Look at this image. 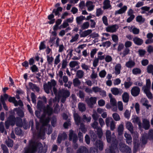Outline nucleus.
Masks as SVG:
<instances>
[{
	"mask_svg": "<svg viewBox=\"0 0 153 153\" xmlns=\"http://www.w3.org/2000/svg\"><path fill=\"white\" fill-rule=\"evenodd\" d=\"M118 28V26L115 25L107 27L106 30L107 32L113 33L115 32Z\"/></svg>",
	"mask_w": 153,
	"mask_h": 153,
	"instance_id": "f3484780",
	"label": "nucleus"
},
{
	"mask_svg": "<svg viewBox=\"0 0 153 153\" xmlns=\"http://www.w3.org/2000/svg\"><path fill=\"white\" fill-rule=\"evenodd\" d=\"M84 19V17L82 16L77 17L76 18V21L77 23L79 24H80L82 21Z\"/></svg>",
	"mask_w": 153,
	"mask_h": 153,
	"instance_id": "8fccbe9b",
	"label": "nucleus"
},
{
	"mask_svg": "<svg viewBox=\"0 0 153 153\" xmlns=\"http://www.w3.org/2000/svg\"><path fill=\"white\" fill-rule=\"evenodd\" d=\"M130 51L128 48H126L124 50L123 52L120 53V54L122 55V57H124L129 53Z\"/></svg>",
	"mask_w": 153,
	"mask_h": 153,
	"instance_id": "ea45409f",
	"label": "nucleus"
},
{
	"mask_svg": "<svg viewBox=\"0 0 153 153\" xmlns=\"http://www.w3.org/2000/svg\"><path fill=\"white\" fill-rule=\"evenodd\" d=\"M67 137V134L65 132H63L62 133L60 134L59 135L57 141V143H60L62 140H65Z\"/></svg>",
	"mask_w": 153,
	"mask_h": 153,
	"instance_id": "dca6fc26",
	"label": "nucleus"
},
{
	"mask_svg": "<svg viewBox=\"0 0 153 153\" xmlns=\"http://www.w3.org/2000/svg\"><path fill=\"white\" fill-rule=\"evenodd\" d=\"M104 59L106 62H109L112 61V59L110 56L107 55L105 56Z\"/></svg>",
	"mask_w": 153,
	"mask_h": 153,
	"instance_id": "338daca9",
	"label": "nucleus"
},
{
	"mask_svg": "<svg viewBox=\"0 0 153 153\" xmlns=\"http://www.w3.org/2000/svg\"><path fill=\"white\" fill-rule=\"evenodd\" d=\"M127 9V7L126 6H124L118 10L116 11L115 12V15H116L118 14L124 13L126 11Z\"/></svg>",
	"mask_w": 153,
	"mask_h": 153,
	"instance_id": "5701e85b",
	"label": "nucleus"
},
{
	"mask_svg": "<svg viewBox=\"0 0 153 153\" xmlns=\"http://www.w3.org/2000/svg\"><path fill=\"white\" fill-rule=\"evenodd\" d=\"M111 91L113 94L115 95H121L123 93L122 89L115 87L111 88Z\"/></svg>",
	"mask_w": 153,
	"mask_h": 153,
	"instance_id": "4468645a",
	"label": "nucleus"
},
{
	"mask_svg": "<svg viewBox=\"0 0 153 153\" xmlns=\"http://www.w3.org/2000/svg\"><path fill=\"white\" fill-rule=\"evenodd\" d=\"M60 55L58 54L55 57L54 60V66H56L60 62Z\"/></svg>",
	"mask_w": 153,
	"mask_h": 153,
	"instance_id": "79ce46f5",
	"label": "nucleus"
},
{
	"mask_svg": "<svg viewBox=\"0 0 153 153\" xmlns=\"http://www.w3.org/2000/svg\"><path fill=\"white\" fill-rule=\"evenodd\" d=\"M112 117L114 120L116 121H119L120 119L119 115L117 113H115L113 114Z\"/></svg>",
	"mask_w": 153,
	"mask_h": 153,
	"instance_id": "5fc2aeb1",
	"label": "nucleus"
},
{
	"mask_svg": "<svg viewBox=\"0 0 153 153\" xmlns=\"http://www.w3.org/2000/svg\"><path fill=\"white\" fill-rule=\"evenodd\" d=\"M132 73L134 75H137L138 74H140L141 73V71L140 69L137 68H136L133 69Z\"/></svg>",
	"mask_w": 153,
	"mask_h": 153,
	"instance_id": "864d4df0",
	"label": "nucleus"
},
{
	"mask_svg": "<svg viewBox=\"0 0 153 153\" xmlns=\"http://www.w3.org/2000/svg\"><path fill=\"white\" fill-rule=\"evenodd\" d=\"M0 100L3 104V107L4 109L6 111L7 110V107L5 103L4 102V99L3 98V96L2 95L1 96Z\"/></svg>",
	"mask_w": 153,
	"mask_h": 153,
	"instance_id": "4d7b16f0",
	"label": "nucleus"
},
{
	"mask_svg": "<svg viewBox=\"0 0 153 153\" xmlns=\"http://www.w3.org/2000/svg\"><path fill=\"white\" fill-rule=\"evenodd\" d=\"M84 75V72L81 70L77 71L76 73V76L79 79L82 78L83 77Z\"/></svg>",
	"mask_w": 153,
	"mask_h": 153,
	"instance_id": "f704fd0d",
	"label": "nucleus"
},
{
	"mask_svg": "<svg viewBox=\"0 0 153 153\" xmlns=\"http://www.w3.org/2000/svg\"><path fill=\"white\" fill-rule=\"evenodd\" d=\"M110 1L109 0H105L103 2V8L104 9H106L111 7Z\"/></svg>",
	"mask_w": 153,
	"mask_h": 153,
	"instance_id": "c85d7f7f",
	"label": "nucleus"
},
{
	"mask_svg": "<svg viewBox=\"0 0 153 153\" xmlns=\"http://www.w3.org/2000/svg\"><path fill=\"white\" fill-rule=\"evenodd\" d=\"M147 139L150 140H153V130H151L149 131L148 135L147 134H144L141 138V140L143 144H145L147 143Z\"/></svg>",
	"mask_w": 153,
	"mask_h": 153,
	"instance_id": "1a4fd4ad",
	"label": "nucleus"
},
{
	"mask_svg": "<svg viewBox=\"0 0 153 153\" xmlns=\"http://www.w3.org/2000/svg\"><path fill=\"white\" fill-rule=\"evenodd\" d=\"M89 26V24L88 22H86L84 23L81 26V28L82 30L87 29Z\"/></svg>",
	"mask_w": 153,
	"mask_h": 153,
	"instance_id": "09e8293b",
	"label": "nucleus"
},
{
	"mask_svg": "<svg viewBox=\"0 0 153 153\" xmlns=\"http://www.w3.org/2000/svg\"><path fill=\"white\" fill-rule=\"evenodd\" d=\"M79 35L78 34H76L74 36L72 37V39L70 40L71 43H73L77 40L78 39Z\"/></svg>",
	"mask_w": 153,
	"mask_h": 153,
	"instance_id": "603ef678",
	"label": "nucleus"
},
{
	"mask_svg": "<svg viewBox=\"0 0 153 153\" xmlns=\"http://www.w3.org/2000/svg\"><path fill=\"white\" fill-rule=\"evenodd\" d=\"M30 69L33 72H36L39 71L38 68L35 65H32L30 67Z\"/></svg>",
	"mask_w": 153,
	"mask_h": 153,
	"instance_id": "de8ad7c7",
	"label": "nucleus"
},
{
	"mask_svg": "<svg viewBox=\"0 0 153 153\" xmlns=\"http://www.w3.org/2000/svg\"><path fill=\"white\" fill-rule=\"evenodd\" d=\"M13 111L14 114L15 112H16L18 115L21 117H22L24 116V113L20 109L17 108H15L14 109Z\"/></svg>",
	"mask_w": 153,
	"mask_h": 153,
	"instance_id": "cd10ccee",
	"label": "nucleus"
},
{
	"mask_svg": "<svg viewBox=\"0 0 153 153\" xmlns=\"http://www.w3.org/2000/svg\"><path fill=\"white\" fill-rule=\"evenodd\" d=\"M105 123L107 127L110 126L111 130H113L115 128V123L111 117H107L105 120Z\"/></svg>",
	"mask_w": 153,
	"mask_h": 153,
	"instance_id": "9d476101",
	"label": "nucleus"
},
{
	"mask_svg": "<svg viewBox=\"0 0 153 153\" xmlns=\"http://www.w3.org/2000/svg\"><path fill=\"white\" fill-rule=\"evenodd\" d=\"M88 149L84 146L81 147L77 151V153H88Z\"/></svg>",
	"mask_w": 153,
	"mask_h": 153,
	"instance_id": "72a5a7b5",
	"label": "nucleus"
},
{
	"mask_svg": "<svg viewBox=\"0 0 153 153\" xmlns=\"http://www.w3.org/2000/svg\"><path fill=\"white\" fill-rule=\"evenodd\" d=\"M99 76L101 78H104L106 74V72L105 70L101 71L99 73Z\"/></svg>",
	"mask_w": 153,
	"mask_h": 153,
	"instance_id": "052dcab7",
	"label": "nucleus"
},
{
	"mask_svg": "<svg viewBox=\"0 0 153 153\" xmlns=\"http://www.w3.org/2000/svg\"><path fill=\"white\" fill-rule=\"evenodd\" d=\"M150 88L151 87L146 86H144L143 88V89L148 98L149 99H152L153 98V96L150 91Z\"/></svg>",
	"mask_w": 153,
	"mask_h": 153,
	"instance_id": "f8f14e48",
	"label": "nucleus"
},
{
	"mask_svg": "<svg viewBox=\"0 0 153 153\" xmlns=\"http://www.w3.org/2000/svg\"><path fill=\"white\" fill-rule=\"evenodd\" d=\"M97 98L95 97H91L90 98L87 99L86 102L88 105L91 108H92L93 105L96 103Z\"/></svg>",
	"mask_w": 153,
	"mask_h": 153,
	"instance_id": "9b49d317",
	"label": "nucleus"
},
{
	"mask_svg": "<svg viewBox=\"0 0 153 153\" xmlns=\"http://www.w3.org/2000/svg\"><path fill=\"white\" fill-rule=\"evenodd\" d=\"M69 92L67 90L62 89L60 90L58 93V102H59V99H61L62 102L64 103L65 101L66 98L70 95Z\"/></svg>",
	"mask_w": 153,
	"mask_h": 153,
	"instance_id": "423d86ee",
	"label": "nucleus"
},
{
	"mask_svg": "<svg viewBox=\"0 0 153 153\" xmlns=\"http://www.w3.org/2000/svg\"><path fill=\"white\" fill-rule=\"evenodd\" d=\"M78 108L79 110L81 111H84L86 109L85 104L82 103H79L78 105Z\"/></svg>",
	"mask_w": 153,
	"mask_h": 153,
	"instance_id": "a19ab883",
	"label": "nucleus"
},
{
	"mask_svg": "<svg viewBox=\"0 0 153 153\" xmlns=\"http://www.w3.org/2000/svg\"><path fill=\"white\" fill-rule=\"evenodd\" d=\"M126 128L129 130L131 133H133V127L132 123L130 122H127L126 123Z\"/></svg>",
	"mask_w": 153,
	"mask_h": 153,
	"instance_id": "e433bc0d",
	"label": "nucleus"
},
{
	"mask_svg": "<svg viewBox=\"0 0 153 153\" xmlns=\"http://www.w3.org/2000/svg\"><path fill=\"white\" fill-rule=\"evenodd\" d=\"M43 145L40 143L34 141L32 139L29 141L28 146L24 149V153H35L38 151L39 153H42Z\"/></svg>",
	"mask_w": 153,
	"mask_h": 153,
	"instance_id": "f03ea898",
	"label": "nucleus"
},
{
	"mask_svg": "<svg viewBox=\"0 0 153 153\" xmlns=\"http://www.w3.org/2000/svg\"><path fill=\"white\" fill-rule=\"evenodd\" d=\"M120 150L122 152H125L126 151V147L128 146H126L125 144L123 143H120Z\"/></svg>",
	"mask_w": 153,
	"mask_h": 153,
	"instance_id": "37998d69",
	"label": "nucleus"
},
{
	"mask_svg": "<svg viewBox=\"0 0 153 153\" xmlns=\"http://www.w3.org/2000/svg\"><path fill=\"white\" fill-rule=\"evenodd\" d=\"M123 101L127 103L129 100V94L126 92H124L122 95Z\"/></svg>",
	"mask_w": 153,
	"mask_h": 153,
	"instance_id": "7c9ffc66",
	"label": "nucleus"
},
{
	"mask_svg": "<svg viewBox=\"0 0 153 153\" xmlns=\"http://www.w3.org/2000/svg\"><path fill=\"white\" fill-rule=\"evenodd\" d=\"M105 56L104 53L101 51H100L97 53V58L99 60H102L105 58Z\"/></svg>",
	"mask_w": 153,
	"mask_h": 153,
	"instance_id": "58836bf2",
	"label": "nucleus"
},
{
	"mask_svg": "<svg viewBox=\"0 0 153 153\" xmlns=\"http://www.w3.org/2000/svg\"><path fill=\"white\" fill-rule=\"evenodd\" d=\"M92 30L91 29L88 30L83 32L80 35L81 37H85L91 33Z\"/></svg>",
	"mask_w": 153,
	"mask_h": 153,
	"instance_id": "c9c22d12",
	"label": "nucleus"
},
{
	"mask_svg": "<svg viewBox=\"0 0 153 153\" xmlns=\"http://www.w3.org/2000/svg\"><path fill=\"white\" fill-rule=\"evenodd\" d=\"M47 59L48 63L49 65H52L53 60V58L52 56H50L49 55H48L47 56Z\"/></svg>",
	"mask_w": 153,
	"mask_h": 153,
	"instance_id": "3c124183",
	"label": "nucleus"
},
{
	"mask_svg": "<svg viewBox=\"0 0 153 153\" xmlns=\"http://www.w3.org/2000/svg\"><path fill=\"white\" fill-rule=\"evenodd\" d=\"M123 124H121L119 126L118 128V132L119 135H121L122 134L123 131Z\"/></svg>",
	"mask_w": 153,
	"mask_h": 153,
	"instance_id": "c03bdc74",
	"label": "nucleus"
},
{
	"mask_svg": "<svg viewBox=\"0 0 153 153\" xmlns=\"http://www.w3.org/2000/svg\"><path fill=\"white\" fill-rule=\"evenodd\" d=\"M138 52L139 56L141 57H143L146 51L144 50L139 49L138 51Z\"/></svg>",
	"mask_w": 153,
	"mask_h": 153,
	"instance_id": "0e129e2a",
	"label": "nucleus"
},
{
	"mask_svg": "<svg viewBox=\"0 0 153 153\" xmlns=\"http://www.w3.org/2000/svg\"><path fill=\"white\" fill-rule=\"evenodd\" d=\"M69 66L71 68H74L77 66L78 65V62L76 61H71L69 63Z\"/></svg>",
	"mask_w": 153,
	"mask_h": 153,
	"instance_id": "680f3d73",
	"label": "nucleus"
},
{
	"mask_svg": "<svg viewBox=\"0 0 153 153\" xmlns=\"http://www.w3.org/2000/svg\"><path fill=\"white\" fill-rule=\"evenodd\" d=\"M67 60L65 59H64L62 61V69H65L67 66Z\"/></svg>",
	"mask_w": 153,
	"mask_h": 153,
	"instance_id": "69168bd1",
	"label": "nucleus"
},
{
	"mask_svg": "<svg viewBox=\"0 0 153 153\" xmlns=\"http://www.w3.org/2000/svg\"><path fill=\"white\" fill-rule=\"evenodd\" d=\"M59 78V79L58 82L60 85H62L63 82L67 83L68 81V78L67 76L64 75L62 76L63 72L62 71L60 70L58 71V73L57 74Z\"/></svg>",
	"mask_w": 153,
	"mask_h": 153,
	"instance_id": "0eeeda50",
	"label": "nucleus"
},
{
	"mask_svg": "<svg viewBox=\"0 0 153 153\" xmlns=\"http://www.w3.org/2000/svg\"><path fill=\"white\" fill-rule=\"evenodd\" d=\"M97 74L95 72L94 70H93L92 73L90 76V77L91 79H95L97 77Z\"/></svg>",
	"mask_w": 153,
	"mask_h": 153,
	"instance_id": "774afa93",
	"label": "nucleus"
},
{
	"mask_svg": "<svg viewBox=\"0 0 153 153\" xmlns=\"http://www.w3.org/2000/svg\"><path fill=\"white\" fill-rule=\"evenodd\" d=\"M85 5L87 7L88 11H89L93 10L95 7V5L94 4L93 2L90 1H86Z\"/></svg>",
	"mask_w": 153,
	"mask_h": 153,
	"instance_id": "2eb2a0df",
	"label": "nucleus"
},
{
	"mask_svg": "<svg viewBox=\"0 0 153 153\" xmlns=\"http://www.w3.org/2000/svg\"><path fill=\"white\" fill-rule=\"evenodd\" d=\"M128 29L130 32H132L134 34H138L140 32L139 29L135 27L134 26H129Z\"/></svg>",
	"mask_w": 153,
	"mask_h": 153,
	"instance_id": "6ab92c4d",
	"label": "nucleus"
},
{
	"mask_svg": "<svg viewBox=\"0 0 153 153\" xmlns=\"http://www.w3.org/2000/svg\"><path fill=\"white\" fill-rule=\"evenodd\" d=\"M56 83V81L54 79H51V82H48L47 83L43 85V87L45 92L48 94L50 92H52V89L53 88V91L54 94L56 95L55 99L57 97V89L55 87Z\"/></svg>",
	"mask_w": 153,
	"mask_h": 153,
	"instance_id": "39448f33",
	"label": "nucleus"
},
{
	"mask_svg": "<svg viewBox=\"0 0 153 153\" xmlns=\"http://www.w3.org/2000/svg\"><path fill=\"white\" fill-rule=\"evenodd\" d=\"M5 143L7 146L9 147H12L13 145V141L10 139L5 141Z\"/></svg>",
	"mask_w": 153,
	"mask_h": 153,
	"instance_id": "49530a36",
	"label": "nucleus"
},
{
	"mask_svg": "<svg viewBox=\"0 0 153 153\" xmlns=\"http://www.w3.org/2000/svg\"><path fill=\"white\" fill-rule=\"evenodd\" d=\"M124 136L126 139V143L128 144H131L132 142V138L131 135L126 133L124 134Z\"/></svg>",
	"mask_w": 153,
	"mask_h": 153,
	"instance_id": "473e14b6",
	"label": "nucleus"
},
{
	"mask_svg": "<svg viewBox=\"0 0 153 153\" xmlns=\"http://www.w3.org/2000/svg\"><path fill=\"white\" fill-rule=\"evenodd\" d=\"M132 122L134 123H136L138 125L140 128L141 127V123L140 121L139 118L137 116H134L132 118Z\"/></svg>",
	"mask_w": 153,
	"mask_h": 153,
	"instance_id": "aec40b11",
	"label": "nucleus"
},
{
	"mask_svg": "<svg viewBox=\"0 0 153 153\" xmlns=\"http://www.w3.org/2000/svg\"><path fill=\"white\" fill-rule=\"evenodd\" d=\"M82 119L84 121H86L87 122H89L91 120L90 117H87L85 115H84L82 116Z\"/></svg>",
	"mask_w": 153,
	"mask_h": 153,
	"instance_id": "13d9d810",
	"label": "nucleus"
},
{
	"mask_svg": "<svg viewBox=\"0 0 153 153\" xmlns=\"http://www.w3.org/2000/svg\"><path fill=\"white\" fill-rule=\"evenodd\" d=\"M121 69V65L120 64H117L114 67V73L116 75L120 74Z\"/></svg>",
	"mask_w": 153,
	"mask_h": 153,
	"instance_id": "412c9836",
	"label": "nucleus"
},
{
	"mask_svg": "<svg viewBox=\"0 0 153 153\" xmlns=\"http://www.w3.org/2000/svg\"><path fill=\"white\" fill-rule=\"evenodd\" d=\"M45 104L41 100H39L37 103L38 108L40 109H41L43 107Z\"/></svg>",
	"mask_w": 153,
	"mask_h": 153,
	"instance_id": "e2e57ef3",
	"label": "nucleus"
},
{
	"mask_svg": "<svg viewBox=\"0 0 153 153\" xmlns=\"http://www.w3.org/2000/svg\"><path fill=\"white\" fill-rule=\"evenodd\" d=\"M133 41L135 44L139 45H141L143 43V39L137 37L134 38Z\"/></svg>",
	"mask_w": 153,
	"mask_h": 153,
	"instance_id": "393cba45",
	"label": "nucleus"
},
{
	"mask_svg": "<svg viewBox=\"0 0 153 153\" xmlns=\"http://www.w3.org/2000/svg\"><path fill=\"white\" fill-rule=\"evenodd\" d=\"M74 117L75 123L76 125L78 126L82 123L81 118L78 114L75 113H74Z\"/></svg>",
	"mask_w": 153,
	"mask_h": 153,
	"instance_id": "a211bd4d",
	"label": "nucleus"
},
{
	"mask_svg": "<svg viewBox=\"0 0 153 153\" xmlns=\"http://www.w3.org/2000/svg\"><path fill=\"white\" fill-rule=\"evenodd\" d=\"M135 65V63L134 61L132 60H129L128 61L126 62L125 65L127 67L131 68L133 67Z\"/></svg>",
	"mask_w": 153,
	"mask_h": 153,
	"instance_id": "bb28decb",
	"label": "nucleus"
},
{
	"mask_svg": "<svg viewBox=\"0 0 153 153\" xmlns=\"http://www.w3.org/2000/svg\"><path fill=\"white\" fill-rule=\"evenodd\" d=\"M141 102L142 104L145 106L147 109H148L149 107H151V105L148 104L149 102L147 99L146 98L142 99Z\"/></svg>",
	"mask_w": 153,
	"mask_h": 153,
	"instance_id": "2f4dec72",
	"label": "nucleus"
},
{
	"mask_svg": "<svg viewBox=\"0 0 153 153\" xmlns=\"http://www.w3.org/2000/svg\"><path fill=\"white\" fill-rule=\"evenodd\" d=\"M136 21L139 22L143 23L145 21V19L142 17V16H139L136 17Z\"/></svg>",
	"mask_w": 153,
	"mask_h": 153,
	"instance_id": "6e6d98bb",
	"label": "nucleus"
},
{
	"mask_svg": "<svg viewBox=\"0 0 153 153\" xmlns=\"http://www.w3.org/2000/svg\"><path fill=\"white\" fill-rule=\"evenodd\" d=\"M10 114L5 122V125L6 129H8L10 125L14 126L16 122V125L18 126H21V123L22 120L19 117L15 118L14 116V113L13 111L10 112Z\"/></svg>",
	"mask_w": 153,
	"mask_h": 153,
	"instance_id": "20e7f679",
	"label": "nucleus"
},
{
	"mask_svg": "<svg viewBox=\"0 0 153 153\" xmlns=\"http://www.w3.org/2000/svg\"><path fill=\"white\" fill-rule=\"evenodd\" d=\"M69 136L70 140H73V142L74 143V148L76 149L78 146V144L76 143L78 139L76 134L74 133L73 131L72 130H71L70 131Z\"/></svg>",
	"mask_w": 153,
	"mask_h": 153,
	"instance_id": "6e6552de",
	"label": "nucleus"
},
{
	"mask_svg": "<svg viewBox=\"0 0 153 153\" xmlns=\"http://www.w3.org/2000/svg\"><path fill=\"white\" fill-rule=\"evenodd\" d=\"M106 137L107 142L111 143L110 149H106V153H115V150L117 147V141L114 134L113 133L111 135L110 131L107 130L106 133Z\"/></svg>",
	"mask_w": 153,
	"mask_h": 153,
	"instance_id": "7ed1b4c3",
	"label": "nucleus"
},
{
	"mask_svg": "<svg viewBox=\"0 0 153 153\" xmlns=\"http://www.w3.org/2000/svg\"><path fill=\"white\" fill-rule=\"evenodd\" d=\"M108 96L110 98V104L113 106H116L117 101L115 98L113 97V96L111 94H109Z\"/></svg>",
	"mask_w": 153,
	"mask_h": 153,
	"instance_id": "c756f323",
	"label": "nucleus"
},
{
	"mask_svg": "<svg viewBox=\"0 0 153 153\" xmlns=\"http://www.w3.org/2000/svg\"><path fill=\"white\" fill-rule=\"evenodd\" d=\"M143 127L146 130L148 129L150 126L149 121V120L146 119L143 120Z\"/></svg>",
	"mask_w": 153,
	"mask_h": 153,
	"instance_id": "a878e982",
	"label": "nucleus"
},
{
	"mask_svg": "<svg viewBox=\"0 0 153 153\" xmlns=\"http://www.w3.org/2000/svg\"><path fill=\"white\" fill-rule=\"evenodd\" d=\"M29 86L31 89L33 91H36L37 92H39V88L37 87L35 84H33L32 82L29 83Z\"/></svg>",
	"mask_w": 153,
	"mask_h": 153,
	"instance_id": "4be33fe9",
	"label": "nucleus"
},
{
	"mask_svg": "<svg viewBox=\"0 0 153 153\" xmlns=\"http://www.w3.org/2000/svg\"><path fill=\"white\" fill-rule=\"evenodd\" d=\"M73 83L74 86H77L80 85L81 82L78 78H76L73 80Z\"/></svg>",
	"mask_w": 153,
	"mask_h": 153,
	"instance_id": "a18cd8bd",
	"label": "nucleus"
},
{
	"mask_svg": "<svg viewBox=\"0 0 153 153\" xmlns=\"http://www.w3.org/2000/svg\"><path fill=\"white\" fill-rule=\"evenodd\" d=\"M128 79L129 80L128 82H125L124 84L125 88L126 89L129 88L132 84V82L130 81L131 79L130 78L128 77Z\"/></svg>",
	"mask_w": 153,
	"mask_h": 153,
	"instance_id": "4c0bfd02",
	"label": "nucleus"
},
{
	"mask_svg": "<svg viewBox=\"0 0 153 153\" xmlns=\"http://www.w3.org/2000/svg\"><path fill=\"white\" fill-rule=\"evenodd\" d=\"M51 102H49V105H48L44 110V114L40 119V122L42 123V126L41 127L39 131L38 134V137L42 139H44L45 135L46 126L49 123L50 120L49 116L53 112V111L51 105Z\"/></svg>",
	"mask_w": 153,
	"mask_h": 153,
	"instance_id": "f257e3e1",
	"label": "nucleus"
},
{
	"mask_svg": "<svg viewBox=\"0 0 153 153\" xmlns=\"http://www.w3.org/2000/svg\"><path fill=\"white\" fill-rule=\"evenodd\" d=\"M95 145L100 150H102L103 149V143L100 140H97L96 142Z\"/></svg>",
	"mask_w": 153,
	"mask_h": 153,
	"instance_id": "b1692460",
	"label": "nucleus"
},
{
	"mask_svg": "<svg viewBox=\"0 0 153 153\" xmlns=\"http://www.w3.org/2000/svg\"><path fill=\"white\" fill-rule=\"evenodd\" d=\"M1 147L3 150V153H9L8 149L5 145L2 144L1 145Z\"/></svg>",
	"mask_w": 153,
	"mask_h": 153,
	"instance_id": "bf43d9fd",
	"label": "nucleus"
},
{
	"mask_svg": "<svg viewBox=\"0 0 153 153\" xmlns=\"http://www.w3.org/2000/svg\"><path fill=\"white\" fill-rule=\"evenodd\" d=\"M140 89L137 86L133 87L131 90V94L134 97L138 96L140 94Z\"/></svg>",
	"mask_w": 153,
	"mask_h": 153,
	"instance_id": "ddd939ff",
	"label": "nucleus"
}]
</instances>
